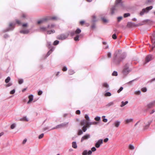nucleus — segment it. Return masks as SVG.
<instances>
[{"label":"nucleus","instance_id":"nucleus-24","mask_svg":"<svg viewBox=\"0 0 155 155\" xmlns=\"http://www.w3.org/2000/svg\"><path fill=\"white\" fill-rule=\"evenodd\" d=\"M40 29L42 31H45L47 30V28L44 27H40Z\"/></svg>","mask_w":155,"mask_h":155},{"label":"nucleus","instance_id":"nucleus-38","mask_svg":"<svg viewBox=\"0 0 155 155\" xmlns=\"http://www.w3.org/2000/svg\"><path fill=\"white\" fill-rule=\"evenodd\" d=\"M112 75L113 76H117V71H114L113 72V73L112 74Z\"/></svg>","mask_w":155,"mask_h":155},{"label":"nucleus","instance_id":"nucleus-52","mask_svg":"<svg viewBox=\"0 0 155 155\" xmlns=\"http://www.w3.org/2000/svg\"><path fill=\"white\" fill-rule=\"evenodd\" d=\"M67 70V68L66 67H64L62 69V71H66Z\"/></svg>","mask_w":155,"mask_h":155},{"label":"nucleus","instance_id":"nucleus-20","mask_svg":"<svg viewBox=\"0 0 155 155\" xmlns=\"http://www.w3.org/2000/svg\"><path fill=\"white\" fill-rule=\"evenodd\" d=\"M128 103V101H126L125 102H124V101H122L121 102V104L120 105V106L121 107H123L125 105L127 104Z\"/></svg>","mask_w":155,"mask_h":155},{"label":"nucleus","instance_id":"nucleus-13","mask_svg":"<svg viewBox=\"0 0 155 155\" xmlns=\"http://www.w3.org/2000/svg\"><path fill=\"white\" fill-rule=\"evenodd\" d=\"M154 104H155V101L147 104V107L148 108H151Z\"/></svg>","mask_w":155,"mask_h":155},{"label":"nucleus","instance_id":"nucleus-57","mask_svg":"<svg viewBox=\"0 0 155 155\" xmlns=\"http://www.w3.org/2000/svg\"><path fill=\"white\" fill-rule=\"evenodd\" d=\"M52 51L53 50L51 49V50L50 51H49L47 53V55H49L51 53Z\"/></svg>","mask_w":155,"mask_h":155},{"label":"nucleus","instance_id":"nucleus-50","mask_svg":"<svg viewBox=\"0 0 155 155\" xmlns=\"http://www.w3.org/2000/svg\"><path fill=\"white\" fill-rule=\"evenodd\" d=\"M123 88L122 87H121L118 90L117 92L119 93L121 91H122Z\"/></svg>","mask_w":155,"mask_h":155},{"label":"nucleus","instance_id":"nucleus-35","mask_svg":"<svg viewBox=\"0 0 155 155\" xmlns=\"http://www.w3.org/2000/svg\"><path fill=\"white\" fill-rule=\"evenodd\" d=\"M85 117L87 121H88L90 120L87 114L85 115Z\"/></svg>","mask_w":155,"mask_h":155},{"label":"nucleus","instance_id":"nucleus-40","mask_svg":"<svg viewBox=\"0 0 155 155\" xmlns=\"http://www.w3.org/2000/svg\"><path fill=\"white\" fill-rule=\"evenodd\" d=\"M94 119L95 120L98 121L100 120V117H97L95 118Z\"/></svg>","mask_w":155,"mask_h":155},{"label":"nucleus","instance_id":"nucleus-33","mask_svg":"<svg viewBox=\"0 0 155 155\" xmlns=\"http://www.w3.org/2000/svg\"><path fill=\"white\" fill-rule=\"evenodd\" d=\"M111 95V94L110 92H107L105 94V96H110Z\"/></svg>","mask_w":155,"mask_h":155},{"label":"nucleus","instance_id":"nucleus-39","mask_svg":"<svg viewBox=\"0 0 155 155\" xmlns=\"http://www.w3.org/2000/svg\"><path fill=\"white\" fill-rule=\"evenodd\" d=\"M112 38L113 39H115L117 38V37L115 34H114L112 36Z\"/></svg>","mask_w":155,"mask_h":155},{"label":"nucleus","instance_id":"nucleus-44","mask_svg":"<svg viewBox=\"0 0 155 155\" xmlns=\"http://www.w3.org/2000/svg\"><path fill=\"white\" fill-rule=\"evenodd\" d=\"M23 79H19L18 80V83L19 84H21L23 83Z\"/></svg>","mask_w":155,"mask_h":155},{"label":"nucleus","instance_id":"nucleus-11","mask_svg":"<svg viewBox=\"0 0 155 155\" xmlns=\"http://www.w3.org/2000/svg\"><path fill=\"white\" fill-rule=\"evenodd\" d=\"M92 153V151L91 150L87 151V150H84L82 153V155H90Z\"/></svg>","mask_w":155,"mask_h":155},{"label":"nucleus","instance_id":"nucleus-51","mask_svg":"<svg viewBox=\"0 0 155 155\" xmlns=\"http://www.w3.org/2000/svg\"><path fill=\"white\" fill-rule=\"evenodd\" d=\"M51 19L52 20H56L57 19V18L55 16L51 18Z\"/></svg>","mask_w":155,"mask_h":155},{"label":"nucleus","instance_id":"nucleus-56","mask_svg":"<svg viewBox=\"0 0 155 155\" xmlns=\"http://www.w3.org/2000/svg\"><path fill=\"white\" fill-rule=\"evenodd\" d=\"M140 91H136L135 92V93L136 94H139L140 93Z\"/></svg>","mask_w":155,"mask_h":155},{"label":"nucleus","instance_id":"nucleus-31","mask_svg":"<svg viewBox=\"0 0 155 155\" xmlns=\"http://www.w3.org/2000/svg\"><path fill=\"white\" fill-rule=\"evenodd\" d=\"M130 15V13H127L124 14V18H126L128 16H129Z\"/></svg>","mask_w":155,"mask_h":155},{"label":"nucleus","instance_id":"nucleus-27","mask_svg":"<svg viewBox=\"0 0 155 155\" xmlns=\"http://www.w3.org/2000/svg\"><path fill=\"white\" fill-rule=\"evenodd\" d=\"M55 32V31L54 30L51 31H47V34H51V33H54Z\"/></svg>","mask_w":155,"mask_h":155},{"label":"nucleus","instance_id":"nucleus-55","mask_svg":"<svg viewBox=\"0 0 155 155\" xmlns=\"http://www.w3.org/2000/svg\"><path fill=\"white\" fill-rule=\"evenodd\" d=\"M102 19L103 21L104 22H107V20L104 18H102Z\"/></svg>","mask_w":155,"mask_h":155},{"label":"nucleus","instance_id":"nucleus-8","mask_svg":"<svg viewBox=\"0 0 155 155\" xmlns=\"http://www.w3.org/2000/svg\"><path fill=\"white\" fill-rule=\"evenodd\" d=\"M153 59L152 56L151 55H147L145 58V61H146V63L149 62V61H151V60Z\"/></svg>","mask_w":155,"mask_h":155},{"label":"nucleus","instance_id":"nucleus-1","mask_svg":"<svg viewBox=\"0 0 155 155\" xmlns=\"http://www.w3.org/2000/svg\"><path fill=\"white\" fill-rule=\"evenodd\" d=\"M68 124V122L64 123L61 124H60L57 125L56 127L52 129V130L58 128H61L66 127Z\"/></svg>","mask_w":155,"mask_h":155},{"label":"nucleus","instance_id":"nucleus-49","mask_svg":"<svg viewBox=\"0 0 155 155\" xmlns=\"http://www.w3.org/2000/svg\"><path fill=\"white\" fill-rule=\"evenodd\" d=\"M142 91L143 92H145L147 91V88L145 87L141 89Z\"/></svg>","mask_w":155,"mask_h":155},{"label":"nucleus","instance_id":"nucleus-30","mask_svg":"<svg viewBox=\"0 0 155 155\" xmlns=\"http://www.w3.org/2000/svg\"><path fill=\"white\" fill-rule=\"evenodd\" d=\"M114 104V103L113 102H110V103L108 104L106 106L109 107L110 106Z\"/></svg>","mask_w":155,"mask_h":155},{"label":"nucleus","instance_id":"nucleus-53","mask_svg":"<svg viewBox=\"0 0 155 155\" xmlns=\"http://www.w3.org/2000/svg\"><path fill=\"white\" fill-rule=\"evenodd\" d=\"M122 17H119L117 18V21L118 22H119L122 19Z\"/></svg>","mask_w":155,"mask_h":155},{"label":"nucleus","instance_id":"nucleus-47","mask_svg":"<svg viewBox=\"0 0 155 155\" xmlns=\"http://www.w3.org/2000/svg\"><path fill=\"white\" fill-rule=\"evenodd\" d=\"M129 147L130 149L131 150H133L134 149V146L132 145H129Z\"/></svg>","mask_w":155,"mask_h":155},{"label":"nucleus","instance_id":"nucleus-63","mask_svg":"<svg viewBox=\"0 0 155 155\" xmlns=\"http://www.w3.org/2000/svg\"><path fill=\"white\" fill-rule=\"evenodd\" d=\"M107 56L109 58H110L111 57V54L110 52H108L107 54Z\"/></svg>","mask_w":155,"mask_h":155},{"label":"nucleus","instance_id":"nucleus-19","mask_svg":"<svg viewBox=\"0 0 155 155\" xmlns=\"http://www.w3.org/2000/svg\"><path fill=\"white\" fill-rule=\"evenodd\" d=\"M152 121H150L149 122H148V124L145 125L144 127V129L145 130L147 129L149 127L151 123L152 122Z\"/></svg>","mask_w":155,"mask_h":155},{"label":"nucleus","instance_id":"nucleus-25","mask_svg":"<svg viewBox=\"0 0 155 155\" xmlns=\"http://www.w3.org/2000/svg\"><path fill=\"white\" fill-rule=\"evenodd\" d=\"M98 123L97 122H90L88 123V127H89L90 125H93V124H96Z\"/></svg>","mask_w":155,"mask_h":155},{"label":"nucleus","instance_id":"nucleus-9","mask_svg":"<svg viewBox=\"0 0 155 155\" xmlns=\"http://www.w3.org/2000/svg\"><path fill=\"white\" fill-rule=\"evenodd\" d=\"M103 143V140L100 139L95 144V147L97 148H99L100 147V145Z\"/></svg>","mask_w":155,"mask_h":155},{"label":"nucleus","instance_id":"nucleus-18","mask_svg":"<svg viewBox=\"0 0 155 155\" xmlns=\"http://www.w3.org/2000/svg\"><path fill=\"white\" fill-rule=\"evenodd\" d=\"M152 8V6H150L149 7H147L146 8H145V10H146V13L148 12Z\"/></svg>","mask_w":155,"mask_h":155},{"label":"nucleus","instance_id":"nucleus-23","mask_svg":"<svg viewBox=\"0 0 155 155\" xmlns=\"http://www.w3.org/2000/svg\"><path fill=\"white\" fill-rule=\"evenodd\" d=\"M11 80V78L10 77H8L5 80V82L6 83H7L9 82Z\"/></svg>","mask_w":155,"mask_h":155},{"label":"nucleus","instance_id":"nucleus-42","mask_svg":"<svg viewBox=\"0 0 155 155\" xmlns=\"http://www.w3.org/2000/svg\"><path fill=\"white\" fill-rule=\"evenodd\" d=\"M44 135V134H40L38 137V138L39 139H41L42 138Z\"/></svg>","mask_w":155,"mask_h":155},{"label":"nucleus","instance_id":"nucleus-21","mask_svg":"<svg viewBox=\"0 0 155 155\" xmlns=\"http://www.w3.org/2000/svg\"><path fill=\"white\" fill-rule=\"evenodd\" d=\"M72 147L74 148H77V145L76 143L75 142H73L72 143Z\"/></svg>","mask_w":155,"mask_h":155},{"label":"nucleus","instance_id":"nucleus-61","mask_svg":"<svg viewBox=\"0 0 155 155\" xmlns=\"http://www.w3.org/2000/svg\"><path fill=\"white\" fill-rule=\"evenodd\" d=\"M42 92L41 91H39L38 92V94L39 95H40L42 94Z\"/></svg>","mask_w":155,"mask_h":155},{"label":"nucleus","instance_id":"nucleus-32","mask_svg":"<svg viewBox=\"0 0 155 155\" xmlns=\"http://www.w3.org/2000/svg\"><path fill=\"white\" fill-rule=\"evenodd\" d=\"M55 25L54 24H51L50 25H49L48 26L47 28H53L54 27Z\"/></svg>","mask_w":155,"mask_h":155},{"label":"nucleus","instance_id":"nucleus-6","mask_svg":"<svg viewBox=\"0 0 155 155\" xmlns=\"http://www.w3.org/2000/svg\"><path fill=\"white\" fill-rule=\"evenodd\" d=\"M141 25L139 24L135 25L134 23L131 22H128L127 25V27L128 28H132L134 26H138L140 25Z\"/></svg>","mask_w":155,"mask_h":155},{"label":"nucleus","instance_id":"nucleus-41","mask_svg":"<svg viewBox=\"0 0 155 155\" xmlns=\"http://www.w3.org/2000/svg\"><path fill=\"white\" fill-rule=\"evenodd\" d=\"M92 18H93L92 21L93 22H94L96 21V20H95V19H96V17L95 16L93 15L92 16Z\"/></svg>","mask_w":155,"mask_h":155},{"label":"nucleus","instance_id":"nucleus-2","mask_svg":"<svg viewBox=\"0 0 155 155\" xmlns=\"http://www.w3.org/2000/svg\"><path fill=\"white\" fill-rule=\"evenodd\" d=\"M130 70L129 69V67L128 64H126L124 67L122 72L124 74L127 75L128 74Z\"/></svg>","mask_w":155,"mask_h":155},{"label":"nucleus","instance_id":"nucleus-34","mask_svg":"<svg viewBox=\"0 0 155 155\" xmlns=\"http://www.w3.org/2000/svg\"><path fill=\"white\" fill-rule=\"evenodd\" d=\"M16 126V124H12L11 125V128L12 129H14Z\"/></svg>","mask_w":155,"mask_h":155},{"label":"nucleus","instance_id":"nucleus-22","mask_svg":"<svg viewBox=\"0 0 155 155\" xmlns=\"http://www.w3.org/2000/svg\"><path fill=\"white\" fill-rule=\"evenodd\" d=\"M145 12H146V10H145V9L143 8L142 10V11L141 12H140V14L141 15H142Z\"/></svg>","mask_w":155,"mask_h":155},{"label":"nucleus","instance_id":"nucleus-46","mask_svg":"<svg viewBox=\"0 0 155 155\" xmlns=\"http://www.w3.org/2000/svg\"><path fill=\"white\" fill-rule=\"evenodd\" d=\"M82 134H83V132L82 131V130H79L78 133V135H81Z\"/></svg>","mask_w":155,"mask_h":155},{"label":"nucleus","instance_id":"nucleus-29","mask_svg":"<svg viewBox=\"0 0 155 155\" xmlns=\"http://www.w3.org/2000/svg\"><path fill=\"white\" fill-rule=\"evenodd\" d=\"M20 120L21 121H28V119L26 118V117H23V118L21 119Z\"/></svg>","mask_w":155,"mask_h":155},{"label":"nucleus","instance_id":"nucleus-10","mask_svg":"<svg viewBox=\"0 0 155 155\" xmlns=\"http://www.w3.org/2000/svg\"><path fill=\"white\" fill-rule=\"evenodd\" d=\"M90 137V135L89 134H87L83 136L81 139V142H82L84 140H86Z\"/></svg>","mask_w":155,"mask_h":155},{"label":"nucleus","instance_id":"nucleus-12","mask_svg":"<svg viewBox=\"0 0 155 155\" xmlns=\"http://www.w3.org/2000/svg\"><path fill=\"white\" fill-rule=\"evenodd\" d=\"M48 20V19L47 18H45L40 20L38 21L37 22L38 24L43 23L46 22Z\"/></svg>","mask_w":155,"mask_h":155},{"label":"nucleus","instance_id":"nucleus-26","mask_svg":"<svg viewBox=\"0 0 155 155\" xmlns=\"http://www.w3.org/2000/svg\"><path fill=\"white\" fill-rule=\"evenodd\" d=\"M103 86L106 88H108L109 87L108 84L106 83H104L103 84Z\"/></svg>","mask_w":155,"mask_h":155},{"label":"nucleus","instance_id":"nucleus-7","mask_svg":"<svg viewBox=\"0 0 155 155\" xmlns=\"http://www.w3.org/2000/svg\"><path fill=\"white\" fill-rule=\"evenodd\" d=\"M88 121L84 120L81 121L80 124L81 126L85 125L86 127H88Z\"/></svg>","mask_w":155,"mask_h":155},{"label":"nucleus","instance_id":"nucleus-17","mask_svg":"<svg viewBox=\"0 0 155 155\" xmlns=\"http://www.w3.org/2000/svg\"><path fill=\"white\" fill-rule=\"evenodd\" d=\"M120 123V121H116L114 122V124L115 127H117L119 126Z\"/></svg>","mask_w":155,"mask_h":155},{"label":"nucleus","instance_id":"nucleus-37","mask_svg":"<svg viewBox=\"0 0 155 155\" xmlns=\"http://www.w3.org/2000/svg\"><path fill=\"white\" fill-rule=\"evenodd\" d=\"M87 127H86V126H83L82 129L84 132H85L87 130V128H86Z\"/></svg>","mask_w":155,"mask_h":155},{"label":"nucleus","instance_id":"nucleus-59","mask_svg":"<svg viewBox=\"0 0 155 155\" xmlns=\"http://www.w3.org/2000/svg\"><path fill=\"white\" fill-rule=\"evenodd\" d=\"M85 22L84 21H80V23L81 25H83L84 23Z\"/></svg>","mask_w":155,"mask_h":155},{"label":"nucleus","instance_id":"nucleus-62","mask_svg":"<svg viewBox=\"0 0 155 155\" xmlns=\"http://www.w3.org/2000/svg\"><path fill=\"white\" fill-rule=\"evenodd\" d=\"M27 25L28 24L27 23L23 24L22 25V26L23 27H26L27 26Z\"/></svg>","mask_w":155,"mask_h":155},{"label":"nucleus","instance_id":"nucleus-16","mask_svg":"<svg viewBox=\"0 0 155 155\" xmlns=\"http://www.w3.org/2000/svg\"><path fill=\"white\" fill-rule=\"evenodd\" d=\"M28 98L29 99V101L28 102V104H29L33 99V96L32 95H31L28 96Z\"/></svg>","mask_w":155,"mask_h":155},{"label":"nucleus","instance_id":"nucleus-43","mask_svg":"<svg viewBox=\"0 0 155 155\" xmlns=\"http://www.w3.org/2000/svg\"><path fill=\"white\" fill-rule=\"evenodd\" d=\"M96 150V148L94 147H93L91 149V151L92 152H94Z\"/></svg>","mask_w":155,"mask_h":155},{"label":"nucleus","instance_id":"nucleus-54","mask_svg":"<svg viewBox=\"0 0 155 155\" xmlns=\"http://www.w3.org/2000/svg\"><path fill=\"white\" fill-rule=\"evenodd\" d=\"M69 74H72L74 73V72L73 71H72L71 70H69Z\"/></svg>","mask_w":155,"mask_h":155},{"label":"nucleus","instance_id":"nucleus-4","mask_svg":"<svg viewBox=\"0 0 155 155\" xmlns=\"http://www.w3.org/2000/svg\"><path fill=\"white\" fill-rule=\"evenodd\" d=\"M68 35V34H61L58 36L57 38L59 40H63L66 38Z\"/></svg>","mask_w":155,"mask_h":155},{"label":"nucleus","instance_id":"nucleus-58","mask_svg":"<svg viewBox=\"0 0 155 155\" xmlns=\"http://www.w3.org/2000/svg\"><path fill=\"white\" fill-rule=\"evenodd\" d=\"M155 81V78H153L151 80H150V81H148V82H150V83H151L153 81Z\"/></svg>","mask_w":155,"mask_h":155},{"label":"nucleus","instance_id":"nucleus-45","mask_svg":"<svg viewBox=\"0 0 155 155\" xmlns=\"http://www.w3.org/2000/svg\"><path fill=\"white\" fill-rule=\"evenodd\" d=\"M79 36L77 35L76 37H74V40L76 41H78L79 40Z\"/></svg>","mask_w":155,"mask_h":155},{"label":"nucleus","instance_id":"nucleus-64","mask_svg":"<svg viewBox=\"0 0 155 155\" xmlns=\"http://www.w3.org/2000/svg\"><path fill=\"white\" fill-rule=\"evenodd\" d=\"M22 18H25L26 17V15L25 14H23L22 15Z\"/></svg>","mask_w":155,"mask_h":155},{"label":"nucleus","instance_id":"nucleus-5","mask_svg":"<svg viewBox=\"0 0 155 155\" xmlns=\"http://www.w3.org/2000/svg\"><path fill=\"white\" fill-rule=\"evenodd\" d=\"M151 39L153 45L152 47V49H153L155 48V32H154L151 36Z\"/></svg>","mask_w":155,"mask_h":155},{"label":"nucleus","instance_id":"nucleus-28","mask_svg":"<svg viewBox=\"0 0 155 155\" xmlns=\"http://www.w3.org/2000/svg\"><path fill=\"white\" fill-rule=\"evenodd\" d=\"M81 30L79 29L78 28L75 31V33L76 34H79L81 33Z\"/></svg>","mask_w":155,"mask_h":155},{"label":"nucleus","instance_id":"nucleus-60","mask_svg":"<svg viewBox=\"0 0 155 155\" xmlns=\"http://www.w3.org/2000/svg\"><path fill=\"white\" fill-rule=\"evenodd\" d=\"M12 85V83H10L6 85V87H9V86H10L11 85Z\"/></svg>","mask_w":155,"mask_h":155},{"label":"nucleus","instance_id":"nucleus-48","mask_svg":"<svg viewBox=\"0 0 155 155\" xmlns=\"http://www.w3.org/2000/svg\"><path fill=\"white\" fill-rule=\"evenodd\" d=\"M15 89H13L10 92V94H14L15 93Z\"/></svg>","mask_w":155,"mask_h":155},{"label":"nucleus","instance_id":"nucleus-14","mask_svg":"<svg viewBox=\"0 0 155 155\" xmlns=\"http://www.w3.org/2000/svg\"><path fill=\"white\" fill-rule=\"evenodd\" d=\"M133 122V119L132 118H130L126 119L125 120V124H128L132 122Z\"/></svg>","mask_w":155,"mask_h":155},{"label":"nucleus","instance_id":"nucleus-15","mask_svg":"<svg viewBox=\"0 0 155 155\" xmlns=\"http://www.w3.org/2000/svg\"><path fill=\"white\" fill-rule=\"evenodd\" d=\"M20 33L23 34H28L29 32V31L28 30L26 29L25 30H22L20 31Z\"/></svg>","mask_w":155,"mask_h":155},{"label":"nucleus","instance_id":"nucleus-36","mask_svg":"<svg viewBox=\"0 0 155 155\" xmlns=\"http://www.w3.org/2000/svg\"><path fill=\"white\" fill-rule=\"evenodd\" d=\"M59 41L58 40H56L55 41H54V43H53V45H58V44L59 43Z\"/></svg>","mask_w":155,"mask_h":155},{"label":"nucleus","instance_id":"nucleus-3","mask_svg":"<svg viewBox=\"0 0 155 155\" xmlns=\"http://www.w3.org/2000/svg\"><path fill=\"white\" fill-rule=\"evenodd\" d=\"M121 0H116V5L114 6L111 9V15H113L114 13V11L116 10V7L117 4L120 3Z\"/></svg>","mask_w":155,"mask_h":155}]
</instances>
